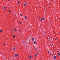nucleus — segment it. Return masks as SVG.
<instances>
[{
	"label": "nucleus",
	"instance_id": "nucleus-18",
	"mask_svg": "<svg viewBox=\"0 0 60 60\" xmlns=\"http://www.w3.org/2000/svg\"><path fill=\"white\" fill-rule=\"evenodd\" d=\"M0 32H1V33H2V32H3V31H2V30H0Z\"/></svg>",
	"mask_w": 60,
	"mask_h": 60
},
{
	"label": "nucleus",
	"instance_id": "nucleus-20",
	"mask_svg": "<svg viewBox=\"0 0 60 60\" xmlns=\"http://www.w3.org/2000/svg\"><path fill=\"white\" fill-rule=\"evenodd\" d=\"M20 15L21 16H22V14H21Z\"/></svg>",
	"mask_w": 60,
	"mask_h": 60
},
{
	"label": "nucleus",
	"instance_id": "nucleus-8",
	"mask_svg": "<svg viewBox=\"0 0 60 60\" xmlns=\"http://www.w3.org/2000/svg\"><path fill=\"white\" fill-rule=\"evenodd\" d=\"M32 41H34V38H32Z\"/></svg>",
	"mask_w": 60,
	"mask_h": 60
},
{
	"label": "nucleus",
	"instance_id": "nucleus-25",
	"mask_svg": "<svg viewBox=\"0 0 60 60\" xmlns=\"http://www.w3.org/2000/svg\"><path fill=\"white\" fill-rule=\"evenodd\" d=\"M55 40H57V38H56V39H55Z\"/></svg>",
	"mask_w": 60,
	"mask_h": 60
},
{
	"label": "nucleus",
	"instance_id": "nucleus-7",
	"mask_svg": "<svg viewBox=\"0 0 60 60\" xmlns=\"http://www.w3.org/2000/svg\"><path fill=\"white\" fill-rule=\"evenodd\" d=\"M6 9V7H5L4 8V10H5Z\"/></svg>",
	"mask_w": 60,
	"mask_h": 60
},
{
	"label": "nucleus",
	"instance_id": "nucleus-1",
	"mask_svg": "<svg viewBox=\"0 0 60 60\" xmlns=\"http://www.w3.org/2000/svg\"><path fill=\"white\" fill-rule=\"evenodd\" d=\"M44 19V18H42V19H41V21H42Z\"/></svg>",
	"mask_w": 60,
	"mask_h": 60
},
{
	"label": "nucleus",
	"instance_id": "nucleus-16",
	"mask_svg": "<svg viewBox=\"0 0 60 60\" xmlns=\"http://www.w3.org/2000/svg\"><path fill=\"white\" fill-rule=\"evenodd\" d=\"M19 23L20 24H22V22H19Z\"/></svg>",
	"mask_w": 60,
	"mask_h": 60
},
{
	"label": "nucleus",
	"instance_id": "nucleus-11",
	"mask_svg": "<svg viewBox=\"0 0 60 60\" xmlns=\"http://www.w3.org/2000/svg\"><path fill=\"white\" fill-rule=\"evenodd\" d=\"M25 19H27V18L26 16H25Z\"/></svg>",
	"mask_w": 60,
	"mask_h": 60
},
{
	"label": "nucleus",
	"instance_id": "nucleus-24",
	"mask_svg": "<svg viewBox=\"0 0 60 60\" xmlns=\"http://www.w3.org/2000/svg\"><path fill=\"white\" fill-rule=\"evenodd\" d=\"M6 44H5V43L4 44V45H5Z\"/></svg>",
	"mask_w": 60,
	"mask_h": 60
},
{
	"label": "nucleus",
	"instance_id": "nucleus-10",
	"mask_svg": "<svg viewBox=\"0 0 60 60\" xmlns=\"http://www.w3.org/2000/svg\"><path fill=\"white\" fill-rule=\"evenodd\" d=\"M29 57L30 58H32V56H31V55Z\"/></svg>",
	"mask_w": 60,
	"mask_h": 60
},
{
	"label": "nucleus",
	"instance_id": "nucleus-13",
	"mask_svg": "<svg viewBox=\"0 0 60 60\" xmlns=\"http://www.w3.org/2000/svg\"><path fill=\"white\" fill-rule=\"evenodd\" d=\"M13 38H15V35H13Z\"/></svg>",
	"mask_w": 60,
	"mask_h": 60
},
{
	"label": "nucleus",
	"instance_id": "nucleus-6",
	"mask_svg": "<svg viewBox=\"0 0 60 60\" xmlns=\"http://www.w3.org/2000/svg\"><path fill=\"white\" fill-rule=\"evenodd\" d=\"M27 4L25 3V4H24V6H26V5Z\"/></svg>",
	"mask_w": 60,
	"mask_h": 60
},
{
	"label": "nucleus",
	"instance_id": "nucleus-22",
	"mask_svg": "<svg viewBox=\"0 0 60 60\" xmlns=\"http://www.w3.org/2000/svg\"><path fill=\"white\" fill-rule=\"evenodd\" d=\"M48 53H49V51H48Z\"/></svg>",
	"mask_w": 60,
	"mask_h": 60
},
{
	"label": "nucleus",
	"instance_id": "nucleus-23",
	"mask_svg": "<svg viewBox=\"0 0 60 60\" xmlns=\"http://www.w3.org/2000/svg\"><path fill=\"white\" fill-rule=\"evenodd\" d=\"M19 32H20V31H21V30H19Z\"/></svg>",
	"mask_w": 60,
	"mask_h": 60
},
{
	"label": "nucleus",
	"instance_id": "nucleus-3",
	"mask_svg": "<svg viewBox=\"0 0 60 60\" xmlns=\"http://www.w3.org/2000/svg\"><path fill=\"white\" fill-rule=\"evenodd\" d=\"M37 43V42H36V41H34V43L35 44H36V43Z\"/></svg>",
	"mask_w": 60,
	"mask_h": 60
},
{
	"label": "nucleus",
	"instance_id": "nucleus-19",
	"mask_svg": "<svg viewBox=\"0 0 60 60\" xmlns=\"http://www.w3.org/2000/svg\"><path fill=\"white\" fill-rule=\"evenodd\" d=\"M9 11V12H11V11L9 10V11Z\"/></svg>",
	"mask_w": 60,
	"mask_h": 60
},
{
	"label": "nucleus",
	"instance_id": "nucleus-28",
	"mask_svg": "<svg viewBox=\"0 0 60 60\" xmlns=\"http://www.w3.org/2000/svg\"><path fill=\"white\" fill-rule=\"evenodd\" d=\"M19 57V56H18V57Z\"/></svg>",
	"mask_w": 60,
	"mask_h": 60
},
{
	"label": "nucleus",
	"instance_id": "nucleus-5",
	"mask_svg": "<svg viewBox=\"0 0 60 60\" xmlns=\"http://www.w3.org/2000/svg\"><path fill=\"white\" fill-rule=\"evenodd\" d=\"M14 30L15 31H17V29H16V28H15L14 29Z\"/></svg>",
	"mask_w": 60,
	"mask_h": 60
},
{
	"label": "nucleus",
	"instance_id": "nucleus-4",
	"mask_svg": "<svg viewBox=\"0 0 60 60\" xmlns=\"http://www.w3.org/2000/svg\"><path fill=\"white\" fill-rule=\"evenodd\" d=\"M53 58L54 59H56V57L55 56Z\"/></svg>",
	"mask_w": 60,
	"mask_h": 60
},
{
	"label": "nucleus",
	"instance_id": "nucleus-15",
	"mask_svg": "<svg viewBox=\"0 0 60 60\" xmlns=\"http://www.w3.org/2000/svg\"><path fill=\"white\" fill-rule=\"evenodd\" d=\"M17 4H19V1H18L17 2Z\"/></svg>",
	"mask_w": 60,
	"mask_h": 60
},
{
	"label": "nucleus",
	"instance_id": "nucleus-27",
	"mask_svg": "<svg viewBox=\"0 0 60 60\" xmlns=\"http://www.w3.org/2000/svg\"><path fill=\"white\" fill-rule=\"evenodd\" d=\"M24 44H26V43H24Z\"/></svg>",
	"mask_w": 60,
	"mask_h": 60
},
{
	"label": "nucleus",
	"instance_id": "nucleus-29",
	"mask_svg": "<svg viewBox=\"0 0 60 60\" xmlns=\"http://www.w3.org/2000/svg\"><path fill=\"white\" fill-rule=\"evenodd\" d=\"M8 1H10V0H8Z\"/></svg>",
	"mask_w": 60,
	"mask_h": 60
},
{
	"label": "nucleus",
	"instance_id": "nucleus-12",
	"mask_svg": "<svg viewBox=\"0 0 60 60\" xmlns=\"http://www.w3.org/2000/svg\"><path fill=\"white\" fill-rule=\"evenodd\" d=\"M57 54L58 55V56H59V55H60V54H59V53H57Z\"/></svg>",
	"mask_w": 60,
	"mask_h": 60
},
{
	"label": "nucleus",
	"instance_id": "nucleus-33",
	"mask_svg": "<svg viewBox=\"0 0 60 60\" xmlns=\"http://www.w3.org/2000/svg\"><path fill=\"white\" fill-rule=\"evenodd\" d=\"M50 52V53H51V52Z\"/></svg>",
	"mask_w": 60,
	"mask_h": 60
},
{
	"label": "nucleus",
	"instance_id": "nucleus-31",
	"mask_svg": "<svg viewBox=\"0 0 60 60\" xmlns=\"http://www.w3.org/2000/svg\"><path fill=\"white\" fill-rule=\"evenodd\" d=\"M30 27H32V26H30Z\"/></svg>",
	"mask_w": 60,
	"mask_h": 60
},
{
	"label": "nucleus",
	"instance_id": "nucleus-14",
	"mask_svg": "<svg viewBox=\"0 0 60 60\" xmlns=\"http://www.w3.org/2000/svg\"><path fill=\"white\" fill-rule=\"evenodd\" d=\"M13 49L14 50H15V47H14Z\"/></svg>",
	"mask_w": 60,
	"mask_h": 60
},
{
	"label": "nucleus",
	"instance_id": "nucleus-17",
	"mask_svg": "<svg viewBox=\"0 0 60 60\" xmlns=\"http://www.w3.org/2000/svg\"><path fill=\"white\" fill-rule=\"evenodd\" d=\"M38 52H37V53L36 54V55H38Z\"/></svg>",
	"mask_w": 60,
	"mask_h": 60
},
{
	"label": "nucleus",
	"instance_id": "nucleus-21",
	"mask_svg": "<svg viewBox=\"0 0 60 60\" xmlns=\"http://www.w3.org/2000/svg\"><path fill=\"white\" fill-rule=\"evenodd\" d=\"M36 54L34 56H35V57H36Z\"/></svg>",
	"mask_w": 60,
	"mask_h": 60
},
{
	"label": "nucleus",
	"instance_id": "nucleus-30",
	"mask_svg": "<svg viewBox=\"0 0 60 60\" xmlns=\"http://www.w3.org/2000/svg\"><path fill=\"white\" fill-rule=\"evenodd\" d=\"M49 46H50L51 45H49Z\"/></svg>",
	"mask_w": 60,
	"mask_h": 60
},
{
	"label": "nucleus",
	"instance_id": "nucleus-32",
	"mask_svg": "<svg viewBox=\"0 0 60 60\" xmlns=\"http://www.w3.org/2000/svg\"><path fill=\"white\" fill-rule=\"evenodd\" d=\"M15 49L16 48V47H15Z\"/></svg>",
	"mask_w": 60,
	"mask_h": 60
},
{
	"label": "nucleus",
	"instance_id": "nucleus-9",
	"mask_svg": "<svg viewBox=\"0 0 60 60\" xmlns=\"http://www.w3.org/2000/svg\"><path fill=\"white\" fill-rule=\"evenodd\" d=\"M50 55L51 56H53V54H52L51 53H50Z\"/></svg>",
	"mask_w": 60,
	"mask_h": 60
},
{
	"label": "nucleus",
	"instance_id": "nucleus-2",
	"mask_svg": "<svg viewBox=\"0 0 60 60\" xmlns=\"http://www.w3.org/2000/svg\"><path fill=\"white\" fill-rule=\"evenodd\" d=\"M15 57H17V56H18V54H15Z\"/></svg>",
	"mask_w": 60,
	"mask_h": 60
},
{
	"label": "nucleus",
	"instance_id": "nucleus-26",
	"mask_svg": "<svg viewBox=\"0 0 60 60\" xmlns=\"http://www.w3.org/2000/svg\"><path fill=\"white\" fill-rule=\"evenodd\" d=\"M36 49L35 48V50H36Z\"/></svg>",
	"mask_w": 60,
	"mask_h": 60
}]
</instances>
